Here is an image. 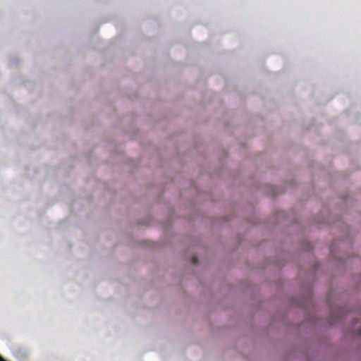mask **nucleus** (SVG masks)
Returning a JSON list of instances; mask_svg holds the SVG:
<instances>
[{
	"instance_id": "f03ea898",
	"label": "nucleus",
	"mask_w": 361,
	"mask_h": 361,
	"mask_svg": "<svg viewBox=\"0 0 361 361\" xmlns=\"http://www.w3.org/2000/svg\"><path fill=\"white\" fill-rule=\"evenodd\" d=\"M0 361H6L0 356Z\"/></svg>"
},
{
	"instance_id": "f257e3e1",
	"label": "nucleus",
	"mask_w": 361,
	"mask_h": 361,
	"mask_svg": "<svg viewBox=\"0 0 361 361\" xmlns=\"http://www.w3.org/2000/svg\"><path fill=\"white\" fill-rule=\"evenodd\" d=\"M193 264H196L197 262V258L196 257H192Z\"/></svg>"
}]
</instances>
